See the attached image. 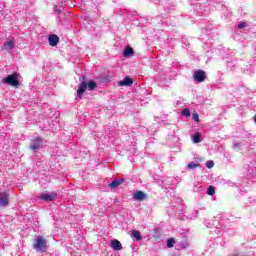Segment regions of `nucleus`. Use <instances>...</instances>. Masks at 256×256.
Wrapping results in <instances>:
<instances>
[{
    "mask_svg": "<svg viewBox=\"0 0 256 256\" xmlns=\"http://www.w3.org/2000/svg\"><path fill=\"white\" fill-rule=\"evenodd\" d=\"M197 167H201V164L195 162H190L187 164L188 169H197Z\"/></svg>",
    "mask_w": 256,
    "mask_h": 256,
    "instance_id": "17",
    "label": "nucleus"
},
{
    "mask_svg": "<svg viewBox=\"0 0 256 256\" xmlns=\"http://www.w3.org/2000/svg\"><path fill=\"white\" fill-rule=\"evenodd\" d=\"M19 76L17 75V73H14L12 75H8L4 81L5 83H7L8 85H11L12 87H19V80H18Z\"/></svg>",
    "mask_w": 256,
    "mask_h": 256,
    "instance_id": "2",
    "label": "nucleus"
},
{
    "mask_svg": "<svg viewBox=\"0 0 256 256\" xmlns=\"http://www.w3.org/2000/svg\"><path fill=\"white\" fill-rule=\"evenodd\" d=\"M82 81H85V77L82 78Z\"/></svg>",
    "mask_w": 256,
    "mask_h": 256,
    "instance_id": "26",
    "label": "nucleus"
},
{
    "mask_svg": "<svg viewBox=\"0 0 256 256\" xmlns=\"http://www.w3.org/2000/svg\"><path fill=\"white\" fill-rule=\"evenodd\" d=\"M131 236L134 237L137 241H141V232L139 230H132Z\"/></svg>",
    "mask_w": 256,
    "mask_h": 256,
    "instance_id": "14",
    "label": "nucleus"
},
{
    "mask_svg": "<svg viewBox=\"0 0 256 256\" xmlns=\"http://www.w3.org/2000/svg\"><path fill=\"white\" fill-rule=\"evenodd\" d=\"M208 195H211V196H213V194L215 193V187H213V186H209L208 187Z\"/></svg>",
    "mask_w": 256,
    "mask_h": 256,
    "instance_id": "23",
    "label": "nucleus"
},
{
    "mask_svg": "<svg viewBox=\"0 0 256 256\" xmlns=\"http://www.w3.org/2000/svg\"><path fill=\"white\" fill-rule=\"evenodd\" d=\"M41 145H43V143L41 142V138L36 137L31 141L30 149H32V151H37L39 147H41Z\"/></svg>",
    "mask_w": 256,
    "mask_h": 256,
    "instance_id": "5",
    "label": "nucleus"
},
{
    "mask_svg": "<svg viewBox=\"0 0 256 256\" xmlns=\"http://www.w3.org/2000/svg\"><path fill=\"white\" fill-rule=\"evenodd\" d=\"M135 51L131 47H126V49L123 52L124 57H131V55H134Z\"/></svg>",
    "mask_w": 256,
    "mask_h": 256,
    "instance_id": "13",
    "label": "nucleus"
},
{
    "mask_svg": "<svg viewBox=\"0 0 256 256\" xmlns=\"http://www.w3.org/2000/svg\"><path fill=\"white\" fill-rule=\"evenodd\" d=\"M193 79H195L198 83H203L205 81V71L197 70L193 74Z\"/></svg>",
    "mask_w": 256,
    "mask_h": 256,
    "instance_id": "3",
    "label": "nucleus"
},
{
    "mask_svg": "<svg viewBox=\"0 0 256 256\" xmlns=\"http://www.w3.org/2000/svg\"><path fill=\"white\" fill-rule=\"evenodd\" d=\"M253 119H254V123L256 124V115L253 117Z\"/></svg>",
    "mask_w": 256,
    "mask_h": 256,
    "instance_id": "25",
    "label": "nucleus"
},
{
    "mask_svg": "<svg viewBox=\"0 0 256 256\" xmlns=\"http://www.w3.org/2000/svg\"><path fill=\"white\" fill-rule=\"evenodd\" d=\"M131 85H133V79L130 77H126L122 81L118 82L119 87H131Z\"/></svg>",
    "mask_w": 256,
    "mask_h": 256,
    "instance_id": "9",
    "label": "nucleus"
},
{
    "mask_svg": "<svg viewBox=\"0 0 256 256\" xmlns=\"http://www.w3.org/2000/svg\"><path fill=\"white\" fill-rule=\"evenodd\" d=\"M48 43L51 47H57L59 45V36L52 34L48 37Z\"/></svg>",
    "mask_w": 256,
    "mask_h": 256,
    "instance_id": "8",
    "label": "nucleus"
},
{
    "mask_svg": "<svg viewBox=\"0 0 256 256\" xmlns=\"http://www.w3.org/2000/svg\"><path fill=\"white\" fill-rule=\"evenodd\" d=\"M192 119L193 121H195L196 123H199V114L197 112H193L192 113Z\"/></svg>",
    "mask_w": 256,
    "mask_h": 256,
    "instance_id": "21",
    "label": "nucleus"
},
{
    "mask_svg": "<svg viewBox=\"0 0 256 256\" xmlns=\"http://www.w3.org/2000/svg\"><path fill=\"white\" fill-rule=\"evenodd\" d=\"M87 89H89V91L97 89V83H95L94 81H90L89 83H87Z\"/></svg>",
    "mask_w": 256,
    "mask_h": 256,
    "instance_id": "16",
    "label": "nucleus"
},
{
    "mask_svg": "<svg viewBox=\"0 0 256 256\" xmlns=\"http://www.w3.org/2000/svg\"><path fill=\"white\" fill-rule=\"evenodd\" d=\"M214 165H215V162H213V160L207 161V163H206V167H207L208 169L213 168Z\"/></svg>",
    "mask_w": 256,
    "mask_h": 256,
    "instance_id": "22",
    "label": "nucleus"
},
{
    "mask_svg": "<svg viewBox=\"0 0 256 256\" xmlns=\"http://www.w3.org/2000/svg\"><path fill=\"white\" fill-rule=\"evenodd\" d=\"M85 91H87V82H82L77 90V95L78 97H82L83 93H85Z\"/></svg>",
    "mask_w": 256,
    "mask_h": 256,
    "instance_id": "11",
    "label": "nucleus"
},
{
    "mask_svg": "<svg viewBox=\"0 0 256 256\" xmlns=\"http://www.w3.org/2000/svg\"><path fill=\"white\" fill-rule=\"evenodd\" d=\"M9 205V194L0 192V207H7Z\"/></svg>",
    "mask_w": 256,
    "mask_h": 256,
    "instance_id": "4",
    "label": "nucleus"
},
{
    "mask_svg": "<svg viewBox=\"0 0 256 256\" xmlns=\"http://www.w3.org/2000/svg\"><path fill=\"white\" fill-rule=\"evenodd\" d=\"M175 245V238H169L167 241V247L168 249H172V247Z\"/></svg>",
    "mask_w": 256,
    "mask_h": 256,
    "instance_id": "19",
    "label": "nucleus"
},
{
    "mask_svg": "<svg viewBox=\"0 0 256 256\" xmlns=\"http://www.w3.org/2000/svg\"><path fill=\"white\" fill-rule=\"evenodd\" d=\"M15 47V42L13 40H9L8 42L4 43V49L6 51H11Z\"/></svg>",
    "mask_w": 256,
    "mask_h": 256,
    "instance_id": "12",
    "label": "nucleus"
},
{
    "mask_svg": "<svg viewBox=\"0 0 256 256\" xmlns=\"http://www.w3.org/2000/svg\"><path fill=\"white\" fill-rule=\"evenodd\" d=\"M181 115H183L184 117H191V111L189 110V108H184L181 112Z\"/></svg>",
    "mask_w": 256,
    "mask_h": 256,
    "instance_id": "18",
    "label": "nucleus"
},
{
    "mask_svg": "<svg viewBox=\"0 0 256 256\" xmlns=\"http://www.w3.org/2000/svg\"><path fill=\"white\" fill-rule=\"evenodd\" d=\"M193 142L194 143H201V134L196 133L193 137Z\"/></svg>",
    "mask_w": 256,
    "mask_h": 256,
    "instance_id": "20",
    "label": "nucleus"
},
{
    "mask_svg": "<svg viewBox=\"0 0 256 256\" xmlns=\"http://www.w3.org/2000/svg\"><path fill=\"white\" fill-rule=\"evenodd\" d=\"M245 27H247V23L242 22L238 25V29H245Z\"/></svg>",
    "mask_w": 256,
    "mask_h": 256,
    "instance_id": "24",
    "label": "nucleus"
},
{
    "mask_svg": "<svg viewBox=\"0 0 256 256\" xmlns=\"http://www.w3.org/2000/svg\"><path fill=\"white\" fill-rule=\"evenodd\" d=\"M34 247L37 251H41L42 253H45L47 251V242L45 241V238L39 237L37 238L36 242L34 243Z\"/></svg>",
    "mask_w": 256,
    "mask_h": 256,
    "instance_id": "1",
    "label": "nucleus"
},
{
    "mask_svg": "<svg viewBox=\"0 0 256 256\" xmlns=\"http://www.w3.org/2000/svg\"><path fill=\"white\" fill-rule=\"evenodd\" d=\"M111 247L114 249V251H121V249H123V245L117 239L111 241Z\"/></svg>",
    "mask_w": 256,
    "mask_h": 256,
    "instance_id": "10",
    "label": "nucleus"
},
{
    "mask_svg": "<svg viewBox=\"0 0 256 256\" xmlns=\"http://www.w3.org/2000/svg\"><path fill=\"white\" fill-rule=\"evenodd\" d=\"M57 198V193L52 192V193H44L42 194L39 199L42 201H53V199Z\"/></svg>",
    "mask_w": 256,
    "mask_h": 256,
    "instance_id": "7",
    "label": "nucleus"
},
{
    "mask_svg": "<svg viewBox=\"0 0 256 256\" xmlns=\"http://www.w3.org/2000/svg\"><path fill=\"white\" fill-rule=\"evenodd\" d=\"M120 185H121V181L120 180H113L109 184V187H110V189H117V187H119Z\"/></svg>",
    "mask_w": 256,
    "mask_h": 256,
    "instance_id": "15",
    "label": "nucleus"
},
{
    "mask_svg": "<svg viewBox=\"0 0 256 256\" xmlns=\"http://www.w3.org/2000/svg\"><path fill=\"white\" fill-rule=\"evenodd\" d=\"M133 199L136 201H145L147 200V194L141 190H137L133 195Z\"/></svg>",
    "mask_w": 256,
    "mask_h": 256,
    "instance_id": "6",
    "label": "nucleus"
}]
</instances>
